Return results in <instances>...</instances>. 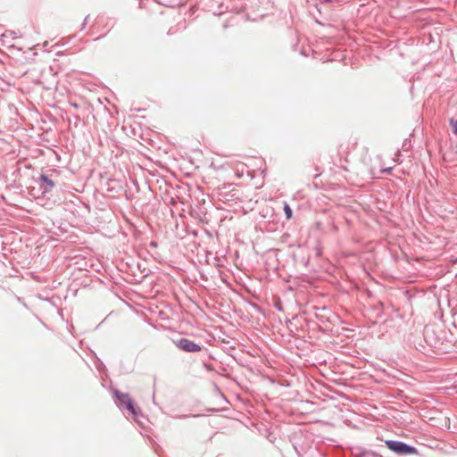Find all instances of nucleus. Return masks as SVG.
<instances>
[{
    "mask_svg": "<svg viewBox=\"0 0 457 457\" xmlns=\"http://www.w3.org/2000/svg\"><path fill=\"white\" fill-rule=\"evenodd\" d=\"M385 444L390 451L399 455H411L418 453L416 447L403 441L386 440Z\"/></svg>",
    "mask_w": 457,
    "mask_h": 457,
    "instance_id": "obj_1",
    "label": "nucleus"
},
{
    "mask_svg": "<svg viewBox=\"0 0 457 457\" xmlns=\"http://www.w3.org/2000/svg\"><path fill=\"white\" fill-rule=\"evenodd\" d=\"M70 105L75 109L79 108V104L77 103L71 102Z\"/></svg>",
    "mask_w": 457,
    "mask_h": 457,
    "instance_id": "obj_11",
    "label": "nucleus"
},
{
    "mask_svg": "<svg viewBox=\"0 0 457 457\" xmlns=\"http://www.w3.org/2000/svg\"><path fill=\"white\" fill-rule=\"evenodd\" d=\"M80 120V118L78 114L76 113H71L68 117H67V121L69 122V125L71 126L73 125L75 128H77L79 126V121Z\"/></svg>",
    "mask_w": 457,
    "mask_h": 457,
    "instance_id": "obj_5",
    "label": "nucleus"
},
{
    "mask_svg": "<svg viewBox=\"0 0 457 457\" xmlns=\"http://www.w3.org/2000/svg\"><path fill=\"white\" fill-rule=\"evenodd\" d=\"M428 334H429V331H428V328H426V329H425V336H424V337H425V340H426V342H427L429 345L434 346V347H436V341H434V340H431V339H430V337H429V335H428Z\"/></svg>",
    "mask_w": 457,
    "mask_h": 457,
    "instance_id": "obj_8",
    "label": "nucleus"
},
{
    "mask_svg": "<svg viewBox=\"0 0 457 457\" xmlns=\"http://www.w3.org/2000/svg\"><path fill=\"white\" fill-rule=\"evenodd\" d=\"M283 210L286 215L287 220H290L293 217V211L290 205L287 203H284Z\"/></svg>",
    "mask_w": 457,
    "mask_h": 457,
    "instance_id": "obj_6",
    "label": "nucleus"
},
{
    "mask_svg": "<svg viewBox=\"0 0 457 457\" xmlns=\"http://www.w3.org/2000/svg\"><path fill=\"white\" fill-rule=\"evenodd\" d=\"M40 180V189L43 194L49 193L55 186V183L49 179L46 175L42 174L39 177Z\"/></svg>",
    "mask_w": 457,
    "mask_h": 457,
    "instance_id": "obj_4",
    "label": "nucleus"
},
{
    "mask_svg": "<svg viewBox=\"0 0 457 457\" xmlns=\"http://www.w3.org/2000/svg\"><path fill=\"white\" fill-rule=\"evenodd\" d=\"M322 3L331 4V3H339V0H320Z\"/></svg>",
    "mask_w": 457,
    "mask_h": 457,
    "instance_id": "obj_10",
    "label": "nucleus"
},
{
    "mask_svg": "<svg viewBox=\"0 0 457 457\" xmlns=\"http://www.w3.org/2000/svg\"><path fill=\"white\" fill-rule=\"evenodd\" d=\"M88 19H89V15H87V16H86V17L84 18V21H83V22H82V26H81V29H80L81 30H83V29H85L86 25H87V22H88Z\"/></svg>",
    "mask_w": 457,
    "mask_h": 457,
    "instance_id": "obj_9",
    "label": "nucleus"
},
{
    "mask_svg": "<svg viewBox=\"0 0 457 457\" xmlns=\"http://www.w3.org/2000/svg\"><path fill=\"white\" fill-rule=\"evenodd\" d=\"M449 124L452 128V131H453V135L457 137V120L454 118H451L449 120Z\"/></svg>",
    "mask_w": 457,
    "mask_h": 457,
    "instance_id": "obj_7",
    "label": "nucleus"
},
{
    "mask_svg": "<svg viewBox=\"0 0 457 457\" xmlns=\"http://www.w3.org/2000/svg\"><path fill=\"white\" fill-rule=\"evenodd\" d=\"M151 245H152L153 246H156V243L152 242V243H151Z\"/></svg>",
    "mask_w": 457,
    "mask_h": 457,
    "instance_id": "obj_13",
    "label": "nucleus"
},
{
    "mask_svg": "<svg viewBox=\"0 0 457 457\" xmlns=\"http://www.w3.org/2000/svg\"><path fill=\"white\" fill-rule=\"evenodd\" d=\"M113 394L118 405L129 411V413L133 415V417L136 418L139 413H141L140 410L136 407L135 403L128 393H122L116 389L114 390Z\"/></svg>",
    "mask_w": 457,
    "mask_h": 457,
    "instance_id": "obj_2",
    "label": "nucleus"
},
{
    "mask_svg": "<svg viewBox=\"0 0 457 457\" xmlns=\"http://www.w3.org/2000/svg\"><path fill=\"white\" fill-rule=\"evenodd\" d=\"M174 344L179 349L187 353H196L202 350L201 345L186 337H181L174 341Z\"/></svg>",
    "mask_w": 457,
    "mask_h": 457,
    "instance_id": "obj_3",
    "label": "nucleus"
},
{
    "mask_svg": "<svg viewBox=\"0 0 457 457\" xmlns=\"http://www.w3.org/2000/svg\"><path fill=\"white\" fill-rule=\"evenodd\" d=\"M277 308L278 311H282V308L280 307V305H278Z\"/></svg>",
    "mask_w": 457,
    "mask_h": 457,
    "instance_id": "obj_12",
    "label": "nucleus"
}]
</instances>
